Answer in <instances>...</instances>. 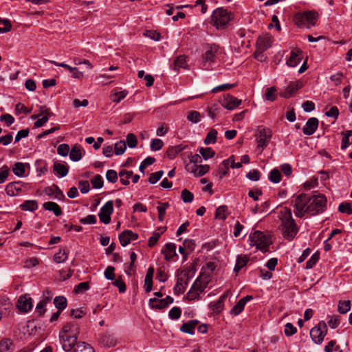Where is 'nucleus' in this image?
<instances>
[{
    "label": "nucleus",
    "mask_w": 352,
    "mask_h": 352,
    "mask_svg": "<svg viewBox=\"0 0 352 352\" xmlns=\"http://www.w3.org/2000/svg\"><path fill=\"white\" fill-rule=\"evenodd\" d=\"M79 333V327L77 324L67 323L63 327L59 338L64 351H73L78 344L77 340Z\"/></svg>",
    "instance_id": "f257e3e1"
},
{
    "label": "nucleus",
    "mask_w": 352,
    "mask_h": 352,
    "mask_svg": "<svg viewBox=\"0 0 352 352\" xmlns=\"http://www.w3.org/2000/svg\"><path fill=\"white\" fill-rule=\"evenodd\" d=\"M281 230L285 239L292 241L296 235L298 229L292 218L291 209L284 208L281 211Z\"/></svg>",
    "instance_id": "f03ea898"
},
{
    "label": "nucleus",
    "mask_w": 352,
    "mask_h": 352,
    "mask_svg": "<svg viewBox=\"0 0 352 352\" xmlns=\"http://www.w3.org/2000/svg\"><path fill=\"white\" fill-rule=\"evenodd\" d=\"M250 245L256 246V249L265 253L269 251V246L272 243L270 236L261 231H255L249 236Z\"/></svg>",
    "instance_id": "7ed1b4c3"
},
{
    "label": "nucleus",
    "mask_w": 352,
    "mask_h": 352,
    "mask_svg": "<svg viewBox=\"0 0 352 352\" xmlns=\"http://www.w3.org/2000/svg\"><path fill=\"white\" fill-rule=\"evenodd\" d=\"M327 199L323 195L309 196L307 214L316 215L322 212L326 209Z\"/></svg>",
    "instance_id": "20e7f679"
},
{
    "label": "nucleus",
    "mask_w": 352,
    "mask_h": 352,
    "mask_svg": "<svg viewBox=\"0 0 352 352\" xmlns=\"http://www.w3.org/2000/svg\"><path fill=\"white\" fill-rule=\"evenodd\" d=\"M317 12L314 11H307L303 13H298L294 16V22L298 27L314 26L315 21L318 18Z\"/></svg>",
    "instance_id": "39448f33"
},
{
    "label": "nucleus",
    "mask_w": 352,
    "mask_h": 352,
    "mask_svg": "<svg viewBox=\"0 0 352 352\" xmlns=\"http://www.w3.org/2000/svg\"><path fill=\"white\" fill-rule=\"evenodd\" d=\"M309 196L302 193L299 195L294 201V213L298 217H302L307 214V206H309Z\"/></svg>",
    "instance_id": "423d86ee"
},
{
    "label": "nucleus",
    "mask_w": 352,
    "mask_h": 352,
    "mask_svg": "<svg viewBox=\"0 0 352 352\" xmlns=\"http://www.w3.org/2000/svg\"><path fill=\"white\" fill-rule=\"evenodd\" d=\"M231 20L230 13L224 9L216 10L212 15L214 25L217 29L223 28Z\"/></svg>",
    "instance_id": "0eeeda50"
},
{
    "label": "nucleus",
    "mask_w": 352,
    "mask_h": 352,
    "mask_svg": "<svg viewBox=\"0 0 352 352\" xmlns=\"http://www.w3.org/2000/svg\"><path fill=\"white\" fill-rule=\"evenodd\" d=\"M327 333V326L324 321H320L317 326L310 331V336L312 340L317 344L322 342L324 336Z\"/></svg>",
    "instance_id": "6e6552de"
},
{
    "label": "nucleus",
    "mask_w": 352,
    "mask_h": 352,
    "mask_svg": "<svg viewBox=\"0 0 352 352\" xmlns=\"http://www.w3.org/2000/svg\"><path fill=\"white\" fill-rule=\"evenodd\" d=\"M272 131L268 128H259L255 135L257 148L261 151L269 144L272 138Z\"/></svg>",
    "instance_id": "1a4fd4ad"
},
{
    "label": "nucleus",
    "mask_w": 352,
    "mask_h": 352,
    "mask_svg": "<svg viewBox=\"0 0 352 352\" xmlns=\"http://www.w3.org/2000/svg\"><path fill=\"white\" fill-rule=\"evenodd\" d=\"M113 212V202L110 200L108 201L100 210L98 217L100 221L104 224H108L111 222V215Z\"/></svg>",
    "instance_id": "9d476101"
},
{
    "label": "nucleus",
    "mask_w": 352,
    "mask_h": 352,
    "mask_svg": "<svg viewBox=\"0 0 352 352\" xmlns=\"http://www.w3.org/2000/svg\"><path fill=\"white\" fill-rule=\"evenodd\" d=\"M221 104L228 110H234L241 104V100H239L233 96L224 94L220 99Z\"/></svg>",
    "instance_id": "9b49d317"
},
{
    "label": "nucleus",
    "mask_w": 352,
    "mask_h": 352,
    "mask_svg": "<svg viewBox=\"0 0 352 352\" xmlns=\"http://www.w3.org/2000/svg\"><path fill=\"white\" fill-rule=\"evenodd\" d=\"M188 172L193 173L197 177H200L208 173L210 170L208 165H195L193 164H188L186 166Z\"/></svg>",
    "instance_id": "f8f14e48"
},
{
    "label": "nucleus",
    "mask_w": 352,
    "mask_h": 352,
    "mask_svg": "<svg viewBox=\"0 0 352 352\" xmlns=\"http://www.w3.org/2000/svg\"><path fill=\"white\" fill-rule=\"evenodd\" d=\"M17 308L22 312H28L32 308V298L27 294L21 296L17 302Z\"/></svg>",
    "instance_id": "ddd939ff"
},
{
    "label": "nucleus",
    "mask_w": 352,
    "mask_h": 352,
    "mask_svg": "<svg viewBox=\"0 0 352 352\" xmlns=\"http://www.w3.org/2000/svg\"><path fill=\"white\" fill-rule=\"evenodd\" d=\"M301 87L302 83L300 81L290 82L285 90L280 93V96L284 98H289Z\"/></svg>",
    "instance_id": "4468645a"
},
{
    "label": "nucleus",
    "mask_w": 352,
    "mask_h": 352,
    "mask_svg": "<svg viewBox=\"0 0 352 352\" xmlns=\"http://www.w3.org/2000/svg\"><path fill=\"white\" fill-rule=\"evenodd\" d=\"M302 58V51L298 48L293 49L290 52L289 59L287 60V65L289 67H296L298 65Z\"/></svg>",
    "instance_id": "2eb2a0df"
},
{
    "label": "nucleus",
    "mask_w": 352,
    "mask_h": 352,
    "mask_svg": "<svg viewBox=\"0 0 352 352\" xmlns=\"http://www.w3.org/2000/svg\"><path fill=\"white\" fill-rule=\"evenodd\" d=\"M118 238L121 245L126 246L130 243L131 241L138 239V234L131 230H126L120 234Z\"/></svg>",
    "instance_id": "dca6fc26"
},
{
    "label": "nucleus",
    "mask_w": 352,
    "mask_h": 352,
    "mask_svg": "<svg viewBox=\"0 0 352 352\" xmlns=\"http://www.w3.org/2000/svg\"><path fill=\"white\" fill-rule=\"evenodd\" d=\"M188 280L189 276L187 272L184 273L183 276L177 278L176 285L173 289L174 293L177 295L184 293Z\"/></svg>",
    "instance_id": "f3484780"
},
{
    "label": "nucleus",
    "mask_w": 352,
    "mask_h": 352,
    "mask_svg": "<svg viewBox=\"0 0 352 352\" xmlns=\"http://www.w3.org/2000/svg\"><path fill=\"white\" fill-rule=\"evenodd\" d=\"M272 42V38L270 36L265 35L259 36L256 41V52H259L260 54H262L271 47Z\"/></svg>",
    "instance_id": "a211bd4d"
},
{
    "label": "nucleus",
    "mask_w": 352,
    "mask_h": 352,
    "mask_svg": "<svg viewBox=\"0 0 352 352\" xmlns=\"http://www.w3.org/2000/svg\"><path fill=\"white\" fill-rule=\"evenodd\" d=\"M318 127V120L316 118H309L302 129L304 134L311 135L315 133Z\"/></svg>",
    "instance_id": "6ab92c4d"
},
{
    "label": "nucleus",
    "mask_w": 352,
    "mask_h": 352,
    "mask_svg": "<svg viewBox=\"0 0 352 352\" xmlns=\"http://www.w3.org/2000/svg\"><path fill=\"white\" fill-rule=\"evenodd\" d=\"M162 253L164 255L166 261H170L174 256H177L175 244L172 243H166L162 250Z\"/></svg>",
    "instance_id": "aec40b11"
},
{
    "label": "nucleus",
    "mask_w": 352,
    "mask_h": 352,
    "mask_svg": "<svg viewBox=\"0 0 352 352\" xmlns=\"http://www.w3.org/2000/svg\"><path fill=\"white\" fill-rule=\"evenodd\" d=\"M219 50V46L215 44L208 46L205 54L203 55V59L205 62H214V58Z\"/></svg>",
    "instance_id": "412c9836"
},
{
    "label": "nucleus",
    "mask_w": 352,
    "mask_h": 352,
    "mask_svg": "<svg viewBox=\"0 0 352 352\" xmlns=\"http://www.w3.org/2000/svg\"><path fill=\"white\" fill-rule=\"evenodd\" d=\"M21 190V185L19 182L9 183L6 187V192L9 196H16Z\"/></svg>",
    "instance_id": "4be33fe9"
},
{
    "label": "nucleus",
    "mask_w": 352,
    "mask_h": 352,
    "mask_svg": "<svg viewBox=\"0 0 352 352\" xmlns=\"http://www.w3.org/2000/svg\"><path fill=\"white\" fill-rule=\"evenodd\" d=\"M198 324V321L196 320H189L187 322L184 323L179 328L180 331L190 335L195 333V328Z\"/></svg>",
    "instance_id": "5701e85b"
},
{
    "label": "nucleus",
    "mask_w": 352,
    "mask_h": 352,
    "mask_svg": "<svg viewBox=\"0 0 352 352\" xmlns=\"http://www.w3.org/2000/svg\"><path fill=\"white\" fill-rule=\"evenodd\" d=\"M43 208L47 210L52 211L56 217L60 216L63 213L60 207L55 202H45Z\"/></svg>",
    "instance_id": "b1692460"
},
{
    "label": "nucleus",
    "mask_w": 352,
    "mask_h": 352,
    "mask_svg": "<svg viewBox=\"0 0 352 352\" xmlns=\"http://www.w3.org/2000/svg\"><path fill=\"white\" fill-rule=\"evenodd\" d=\"M128 94L126 90L122 91H112L110 94V99L112 102L118 103L123 100Z\"/></svg>",
    "instance_id": "393cba45"
},
{
    "label": "nucleus",
    "mask_w": 352,
    "mask_h": 352,
    "mask_svg": "<svg viewBox=\"0 0 352 352\" xmlns=\"http://www.w3.org/2000/svg\"><path fill=\"white\" fill-rule=\"evenodd\" d=\"M72 352H95L94 348L85 342H79Z\"/></svg>",
    "instance_id": "a878e982"
},
{
    "label": "nucleus",
    "mask_w": 352,
    "mask_h": 352,
    "mask_svg": "<svg viewBox=\"0 0 352 352\" xmlns=\"http://www.w3.org/2000/svg\"><path fill=\"white\" fill-rule=\"evenodd\" d=\"M185 147L186 146H183L182 144L169 147L166 151L168 157L171 160L174 159L178 153L182 152L185 148Z\"/></svg>",
    "instance_id": "bb28decb"
},
{
    "label": "nucleus",
    "mask_w": 352,
    "mask_h": 352,
    "mask_svg": "<svg viewBox=\"0 0 352 352\" xmlns=\"http://www.w3.org/2000/svg\"><path fill=\"white\" fill-rule=\"evenodd\" d=\"M249 261V256L247 255H239L237 256L236 262L234 268V271L235 272H239V271L246 265L247 263Z\"/></svg>",
    "instance_id": "cd10ccee"
},
{
    "label": "nucleus",
    "mask_w": 352,
    "mask_h": 352,
    "mask_svg": "<svg viewBox=\"0 0 352 352\" xmlns=\"http://www.w3.org/2000/svg\"><path fill=\"white\" fill-rule=\"evenodd\" d=\"M69 157L74 162H78L82 158V153L79 145L76 144L72 148L69 152Z\"/></svg>",
    "instance_id": "c85d7f7f"
},
{
    "label": "nucleus",
    "mask_w": 352,
    "mask_h": 352,
    "mask_svg": "<svg viewBox=\"0 0 352 352\" xmlns=\"http://www.w3.org/2000/svg\"><path fill=\"white\" fill-rule=\"evenodd\" d=\"M101 343L107 347H113L116 344V340L109 334H104L100 336Z\"/></svg>",
    "instance_id": "c756f323"
},
{
    "label": "nucleus",
    "mask_w": 352,
    "mask_h": 352,
    "mask_svg": "<svg viewBox=\"0 0 352 352\" xmlns=\"http://www.w3.org/2000/svg\"><path fill=\"white\" fill-rule=\"evenodd\" d=\"M119 177H120V182L125 186L129 184V178L133 176V171L126 170H121L119 173Z\"/></svg>",
    "instance_id": "7c9ffc66"
},
{
    "label": "nucleus",
    "mask_w": 352,
    "mask_h": 352,
    "mask_svg": "<svg viewBox=\"0 0 352 352\" xmlns=\"http://www.w3.org/2000/svg\"><path fill=\"white\" fill-rule=\"evenodd\" d=\"M68 250L64 249L63 250H60L59 252L54 254V261L56 263H62L67 261L68 258Z\"/></svg>",
    "instance_id": "2f4dec72"
},
{
    "label": "nucleus",
    "mask_w": 352,
    "mask_h": 352,
    "mask_svg": "<svg viewBox=\"0 0 352 352\" xmlns=\"http://www.w3.org/2000/svg\"><path fill=\"white\" fill-rule=\"evenodd\" d=\"M54 170L61 177L66 176L68 174V167L60 163H54Z\"/></svg>",
    "instance_id": "473e14b6"
},
{
    "label": "nucleus",
    "mask_w": 352,
    "mask_h": 352,
    "mask_svg": "<svg viewBox=\"0 0 352 352\" xmlns=\"http://www.w3.org/2000/svg\"><path fill=\"white\" fill-rule=\"evenodd\" d=\"M54 304L58 310L63 311L67 307V301L65 297L59 296L54 299Z\"/></svg>",
    "instance_id": "72a5a7b5"
},
{
    "label": "nucleus",
    "mask_w": 352,
    "mask_h": 352,
    "mask_svg": "<svg viewBox=\"0 0 352 352\" xmlns=\"http://www.w3.org/2000/svg\"><path fill=\"white\" fill-rule=\"evenodd\" d=\"M351 309V301L340 300L338 305V311L341 314H346Z\"/></svg>",
    "instance_id": "f704fd0d"
},
{
    "label": "nucleus",
    "mask_w": 352,
    "mask_h": 352,
    "mask_svg": "<svg viewBox=\"0 0 352 352\" xmlns=\"http://www.w3.org/2000/svg\"><path fill=\"white\" fill-rule=\"evenodd\" d=\"M187 63L185 56H178L173 63V69L175 71H178L180 68H186Z\"/></svg>",
    "instance_id": "c9c22d12"
},
{
    "label": "nucleus",
    "mask_w": 352,
    "mask_h": 352,
    "mask_svg": "<svg viewBox=\"0 0 352 352\" xmlns=\"http://www.w3.org/2000/svg\"><path fill=\"white\" fill-rule=\"evenodd\" d=\"M149 305L152 309H161L167 307V303L164 300H157V298H151L149 300Z\"/></svg>",
    "instance_id": "e433bc0d"
},
{
    "label": "nucleus",
    "mask_w": 352,
    "mask_h": 352,
    "mask_svg": "<svg viewBox=\"0 0 352 352\" xmlns=\"http://www.w3.org/2000/svg\"><path fill=\"white\" fill-rule=\"evenodd\" d=\"M47 190L49 194L54 195L55 198L58 199V200H61L65 198V195H63L62 190L56 185H53L52 186L50 187Z\"/></svg>",
    "instance_id": "4c0bfd02"
},
{
    "label": "nucleus",
    "mask_w": 352,
    "mask_h": 352,
    "mask_svg": "<svg viewBox=\"0 0 352 352\" xmlns=\"http://www.w3.org/2000/svg\"><path fill=\"white\" fill-rule=\"evenodd\" d=\"M21 208L23 210L34 211L38 208V204L34 200H28L21 204Z\"/></svg>",
    "instance_id": "58836bf2"
},
{
    "label": "nucleus",
    "mask_w": 352,
    "mask_h": 352,
    "mask_svg": "<svg viewBox=\"0 0 352 352\" xmlns=\"http://www.w3.org/2000/svg\"><path fill=\"white\" fill-rule=\"evenodd\" d=\"M13 173L18 177H23L25 174V166L22 162H16L12 168Z\"/></svg>",
    "instance_id": "ea45409f"
},
{
    "label": "nucleus",
    "mask_w": 352,
    "mask_h": 352,
    "mask_svg": "<svg viewBox=\"0 0 352 352\" xmlns=\"http://www.w3.org/2000/svg\"><path fill=\"white\" fill-rule=\"evenodd\" d=\"M199 154L203 157L204 160H207L208 159L214 157L215 152L209 147L201 148L199 149Z\"/></svg>",
    "instance_id": "a19ab883"
},
{
    "label": "nucleus",
    "mask_w": 352,
    "mask_h": 352,
    "mask_svg": "<svg viewBox=\"0 0 352 352\" xmlns=\"http://www.w3.org/2000/svg\"><path fill=\"white\" fill-rule=\"evenodd\" d=\"M217 135V131L215 129H211L208 132V133L207 134V135L204 140V144H210L216 142Z\"/></svg>",
    "instance_id": "79ce46f5"
},
{
    "label": "nucleus",
    "mask_w": 352,
    "mask_h": 352,
    "mask_svg": "<svg viewBox=\"0 0 352 352\" xmlns=\"http://www.w3.org/2000/svg\"><path fill=\"white\" fill-rule=\"evenodd\" d=\"M269 179L275 184L280 182L281 179L280 172L276 168L273 169L270 173Z\"/></svg>",
    "instance_id": "37998d69"
},
{
    "label": "nucleus",
    "mask_w": 352,
    "mask_h": 352,
    "mask_svg": "<svg viewBox=\"0 0 352 352\" xmlns=\"http://www.w3.org/2000/svg\"><path fill=\"white\" fill-rule=\"evenodd\" d=\"M276 98V89L275 87H271L266 89L265 99L267 100L273 102Z\"/></svg>",
    "instance_id": "c03bdc74"
},
{
    "label": "nucleus",
    "mask_w": 352,
    "mask_h": 352,
    "mask_svg": "<svg viewBox=\"0 0 352 352\" xmlns=\"http://www.w3.org/2000/svg\"><path fill=\"white\" fill-rule=\"evenodd\" d=\"M244 307L245 305L243 301L242 302L239 300V302L230 310V314L234 316L239 315L240 313L243 311Z\"/></svg>",
    "instance_id": "a18cd8bd"
},
{
    "label": "nucleus",
    "mask_w": 352,
    "mask_h": 352,
    "mask_svg": "<svg viewBox=\"0 0 352 352\" xmlns=\"http://www.w3.org/2000/svg\"><path fill=\"white\" fill-rule=\"evenodd\" d=\"M200 113L197 111H191L187 116L188 120L192 123H198L200 121Z\"/></svg>",
    "instance_id": "49530a36"
},
{
    "label": "nucleus",
    "mask_w": 352,
    "mask_h": 352,
    "mask_svg": "<svg viewBox=\"0 0 352 352\" xmlns=\"http://www.w3.org/2000/svg\"><path fill=\"white\" fill-rule=\"evenodd\" d=\"M228 162H230V167L232 168H239L242 167V162H238V163H234V157L233 156L230 157L228 159L225 160L223 162V166L227 169H228Z\"/></svg>",
    "instance_id": "de8ad7c7"
},
{
    "label": "nucleus",
    "mask_w": 352,
    "mask_h": 352,
    "mask_svg": "<svg viewBox=\"0 0 352 352\" xmlns=\"http://www.w3.org/2000/svg\"><path fill=\"white\" fill-rule=\"evenodd\" d=\"M126 148V142L120 141L115 144V153L117 155H122Z\"/></svg>",
    "instance_id": "09e8293b"
},
{
    "label": "nucleus",
    "mask_w": 352,
    "mask_h": 352,
    "mask_svg": "<svg viewBox=\"0 0 352 352\" xmlns=\"http://www.w3.org/2000/svg\"><path fill=\"white\" fill-rule=\"evenodd\" d=\"M227 293L220 296L218 300L212 302L210 305L212 307L213 310L219 311L223 306V303L226 298Z\"/></svg>",
    "instance_id": "8fccbe9b"
},
{
    "label": "nucleus",
    "mask_w": 352,
    "mask_h": 352,
    "mask_svg": "<svg viewBox=\"0 0 352 352\" xmlns=\"http://www.w3.org/2000/svg\"><path fill=\"white\" fill-rule=\"evenodd\" d=\"M338 210L342 213H346L347 214H352L351 205L348 202L341 203L338 207Z\"/></svg>",
    "instance_id": "3c124183"
},
{
    "label": "nucleus",
    "mask_w": 352,
    "mask_h": 352,
    "mask_svg": "<svg viewBox=\"0 0 352 352\" xmlns=\"http://www.w3.org/2000/svg\"><path fill=\"white\" fill-rule=\"evenodd\" d=\"M163 175V170H159L155 173H151L148 179V182L151 184L157 183L162 178Z\"/></svg>",
    "instance_id": "603ef678"
},
{
    "label": "nucleus",
    "mask_w": 352,
    "mask_h": 352,
    "mask_svg": "<svg viewBox=\"0 0 352 352\" xmlns=\"http://www.w3.org/2000/svg\"><path fill=\"white\" fill-rule=\"evenodd\" d=\"M182 199L184 203H190L192 201L194 195L187 189H184L182 191Z\"/></svg>",
    "instance_id": "864d4df0"
},
{
    "label": "nucleus",
    "mask_w": 352,
    "mask_h": 352,
    "mask_svg": "<svg viewBox=\"0 0 352 352\" xmlns=\"http://www.w3.org/2000/svg\"><path fill=\"white\" fill-rule=\"evenodd\" d=\"M91 183L93 186V188H101L103 186L102 177L101 175H97L91 179Z\"/></svg>",
    "instance_id": "5fc2aeb1"
},
{
    "label": "nucleus",
    "mask_w": 352,
    "mask_h": 352,
    "mask_svg": "<svg viewBox=\"0 0 352 352\" xmlns=\"http://www.w3.org/2000/svg\"><path fill=\"white\" fill-rule=\"evenodd\" d=\"M164 145V142L160 139H153L151 143V150L156 151L160 150Z\"/></svg>",
    "instance_id": "6e6d98bb"
},
{
    "label": "nucleus",
    "mask_w": 352,
    "mask_h": 352,
    "mask_svg": "<svg viewBox=\"0 0 352 352\" xmlns=\"http://www.w3.org/2000/svg\"><path fill=\"white\" fill-rule=\"evenodd\" d=\"M227 206H221L216 210L215 217L217 218L221 219H226V212L227 211Z\"/></svg>",
    "instance_id": "4d7b16f0"
},
{
    "label": "nucleus",
    "mask_w": 352,
    "mask_h": 352,
    "mask_svg": "<svg viewBox=\"0 0 352 352\" xmlns=\"http://www.w3.org/2000/svg\"><path fill=\"white\" fill-rule=\"evenodd\" d=\"M206 287L205 285H203L201 281L199 279H197L195 283L191 286V289L194 291L201 294L204 292Z\"/></svg>",
    "instance_id": "13d9d810"
},
{
    "label": "nucleus",
    "mask_w": 352,
    "mask_h": 352,
    "mask_svg": "<svg viewBox=\"0 0 352 352\" xmlns=\"http://www.w3.org/2000/svg\"><path fill=\"white\" fill-rule=\"evenodd\" d=\"M126 141L129 148H134L137 146L138 140L136 136L133 133H129L126 135Z\"/></svg>",
    "instance_id": "bf43d9fd"
},
{
    "label": "nucleus",
    "mask_w": 352,
    "mask_h": 352,
    "mask_svg": "<svg viewBox=\"0 0 352 352\" xmlns=\"http://www.w3.org/2000/svg\"><path fill=\"white\" fill-rule=\"evenodd\" d=\"M69 152V146L67 144H61L57 148V153L58 155L65 157Z\"/></svg>",
    "instance_id": "052dcab7"
},
{
    "label": "nucleus",
    "mask_w": 352,
    "mask_h": 352,
    "mask_svg": "<svg viewBox=\"0 0 352 352\" xmlns=\"http://www.w3.org/2000/svg\"><path fill=\"white\" fill-rule=\"evenodd\" d=\"M297 331L296 328L290 322H287L285 326L284 333L287 336H291Z\"/></svg>",
    "instance_id": "680f3d73"
},
{
    "label": "nucleus",
    "mask_w": 352,
    "mask_h": 352,
    "mask_svg": "<svg viewBox=\"0 0 352 352\" xmlns=\"http://www.w3.org/2000/svg\"><path fill=\"white\" fill-rule=\"evenodd\" d=\"M107 179L111 183H116L118 180V173L114 170H108L106 173Z\"/></svg>",
    "instance_id": "e2e57ef3"
},
{
    "label": "nucleus",
    "mask_w": 352,
    "mask_h": 352,
    "mask_svg": "<svg viewBox=\"0 0 352 352\" xmlns=\"http://www.w3.org/2000/svg\"><path fill=\"white\" fill-rule=\"evenodd\" d=\"M329 320L328 321V324L329 327L332 329H336L340 322V316H329Z\"/></svg>",
    "instance_id": "0e129e2a"
},
{
    "label": "nucleus",
    "mask_w": 352,
    "mask_h": 352,
    "mask_svg": "<svg viewBox=\"0 0 352 352\" xmlns=\"http://www.w3.org/2000/svg\"><path fill=\"white\" fill-rule=\"evenodd\" d=\"M169 317L173 320L178 319L181 316V309L179 307H173L168 313Z\"/></svg>",
    "instance_id": "69168bd1"
},
{
    "label": "nucleus",
    "mask_w": 352,
    "mask_h": 352,
    "mask_svg": "<svg viewBox=\"0 0 352 352\" xmlns=\"http://www.w3.org/2000/svg\"><path fill=\"white\" fill-rule=\"evenodd\" d=\"M260 176H261L260 172L258 170H255V169L250 170L246 175V177L249 179H250L252 181H254V182H256V181L259 180Z\"/></svg>",
    "instance_id": "338daca9"
},
{
    "label": "nucleus",
    "mask_w": 352,
    "mask_h": 352,
    "mask_svg": "<svg viewBox=\"0 0 352 352\" xmlns=\"http://www.w3.org/2000/svg\"><path fill=\"white\" fill-rule=\"evenodd\" d=\"M78 188L82 194L87 193L89 191L90 186L88 181H80Z\"/></svg>",
    "instance_id": "774afa93"
}]
</instances>
